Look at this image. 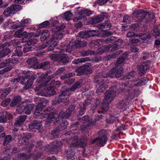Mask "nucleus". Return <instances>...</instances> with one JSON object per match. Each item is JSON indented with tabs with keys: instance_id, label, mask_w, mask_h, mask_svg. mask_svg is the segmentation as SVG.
I'll list each match as a JSON object with an SVG mask.
<instances>
[{
	"instance_id": "nucleus-1",
	"label": "nucleus",
	"mask_w": 160,
	"mask_h": 160,
	"mask_svg": "<svg viewBox=\"0 0 160 160\" xmlns=\"http://www.w3.org/2000/svg\"><path fill=\"white\" fill-rule=\"evenodd\" d=\"M148 81L147 77H143L140 79L135 78H133V83L130 81L126 85V91L128 92V98L130 99H133L139 95V91L135 90V88L137 87H141L145 85Z\"/></svg>"
},
{
	"instance_id": "nucleus-2",
	"label": "nucleus",
	"mask_w": 160,
	"mask_h": 160,
	"mask_svg": "<svg viewBox=\"0 0 160 160\" xmlns=\"http://www.w3.org/2000/svg\"><path fill=\"white\" fill-rule=\"evenodd\" d=\"M117 69L118 67L117 66L115 67L107 74L106 76L102 75L101 76L99 75L94 80V82L97 84V92L98 94H99L100 93L104 92L105 91L106 85L107 77L113 78Z\"/></svg>"
},
{
	"instance_id": "nucleus-3",
	"label": "nucleus",
	"mask_w": 160,
	"mask_h": 160,
	"mask_svg": "<svg viewBox=\"0 0 160 160\" xmlns=\"http://www.w3.org/2000/svg\"><path fill=\"white\" fill-rule=\"evenodd\" d=\"M116 86H113L106 92L105 96L102 104V110L98 111L99 113H104V112H106L108 109L109 104L113 100L116 95V92L114 89H116Z\"/></svg>"
},
{
	"instance_id": "nucleus-4",
	"label": "nucleus",
	"mask_w": 160,
	"mask_h": 160,
	"mask_svg": "<svg viewBox=\"0 0 160 160\" xmlns=\"http://www.w3.org/2000/svg\"><path fill=\"white\" fill-rule=\"evenodd\" d=\"M109 130L105 129L100 130L98 133V146L100 147H103L107 143L108 140V135Z\"/></svg>"
},
{
	"instance_id": "nucleus-5",
	"label": "nucleus",
	"mask_w": 160,
	"mask_h": 160,
	"mask_svg": "<svg viewBox=\"0 0 160 160\" xmlns=\"http://www.w3.org/2000/svg\"><path fill=\"white\" fill-rule=\"evenodd\" d=\"M65 26L64 25H61L60 27H58L56 28V31L53 34L52 36V38L46 44L45 47L43 48L47 47L51 42L54 41V39L56 40H61L63 37L62 32Z\"/></svg>"
},
{
	"instance_id": "nucleus-6",
	"label": "nucleus",
	"mask_w": 160,
	"mask_h": 160,
	"mask_svg": "<svg viewBox=\"0 0 160 160\" xmlns=\"http://www.w3.org/2000/svg\"><path fill=\"white\" fill-rule=\"evenodd\" d=\"M50 79V76H48L47 73L42 74L40 77L39 81L41 82L43 85L45 86L44 88L47 91L54 88V83L53 82L46 85L49 82Z\"/></svg>"
},
{
	"instance_id": "nucleus-7",
	"label": "nucleus",
	"mask_w": 160,
	"mask_h": 160,
	"mask_svg": "<svg viewBox=\"0 0 160 160\" xmlns=\"http://www.w3.org/2000/svg\"><path fill=\"white\" fill-rule=\"evenodd\" d=\"M88 138L87 136L82 135L79 140H78L76 142H74L72 146L75 148H83L82 152L84 153L86 151L85 147L87 144Z\"/></svg>"
},
{
	"instance_id": "nucleus-8",
	"label": "nucleus",
	"mask_w": 160,
	"mask_h": 160,
	"mask_svg": "<svg viewBox=\"0 0 160 160\" xmlns=\"http://www.w3.org/2000/svg\"><path fill=\"white\" fill-rule=\"evenodd\" d=\"M112 25L109 21H106L105 22L101 23L99 25V29L98 31H96L97 34L101 36L100 34V32L102 31L101 33L105 35H108L109 33V32H108L110 29Z\"/></svg>"
},
{
	"instance_id": "nucleus-9",
	"label": "nucleus",
	"mask_w": 160,
	"mask_h": 160,
	"mask_svg": "<svg viewBox=\"0 0 160 160\" xmlns=\"http://www.w3.org/2000/svg\"><path fill=\"white\" fill-rule=\"evenodd\" d=\"M30 76L29 75H26L22 80L21 81V83L25 86L26 89L30 88L32 85L34 80L36 79L37 75L33 74L31 76L30 78Z\"/></svg>"
},
{
	"instance_id": "nucleus-10",
	"label": "nucleus",
	"mask_w": 160,
	"mask_h": 160,
	"mask_svg": "<svg viewBox=\"0 0 160 160\" xmlns=\"http://www.w3.org/2000/svg\"><path fill=\"white\" fill-rule=\"evenodd\" d=\"M147 15L150 16V14L145 12L144 10L139 9L134 12L133 13V18H136L138 22H140L145 18Z\"/></svg>"
},
{
	"instance_id": "nucleus-11",
	"label": "nucleus",
	"mask_w": 160,
	"mask_h": 160,
	"mask_svg": "<svg viewBox=\"0 0 160 160\" xmlns=\"http://www.w3.org/2000/svg\"><path fill=\"white\" fill-rule=\"evenodd\" d=\"M76 105H71L69 106L68 110V112H61L59 114L58 117L56 118V119H57V118L58 120H62L64 119H68L72 112L74 110Z\"/></svg>"
},
{
	"instance_id": "nucleus-12",
	"label": "nucleus",
	"mask_w": 160,
	"mask_h": 160,
	"mask_svg": "<svg viewBox=\"0 0 160 160\" xmlns=\"http://www.w3.org/2000/svg\"><path fill=\"white\" fill-rule=\"evenodd\" d=\"M100 36L99 35L97 34L96 31L89 30L87 31H82L80 32L77 36L82 38H86L90 37H94V36Z\"/></svg>"
},
{
	"instance_id": "nucleus-13",
	"label": "nucleus",
	"mask_w": 160,
	"mask_h": 160,
	"mask_svg": "<svg viewBox=\"0 0 160 160\" xmlns=\"http://www.w3.org/2000/svg\"><path fill=\"white\" fill-rule=\"evenodd\" d=\"M10 45V44L8 42L0 44V58L5 57L10 53V49L8 48Z\"/></svg>"
},
{
	"instance_id": "nucleus-14",
	"label": "nucleus",
	"mask_w": 160,
	"mask_h": 160,
	"mask_svg": "<svg viewBox=\"0 0 160 160\" xmlns=\"http://www.w3.org/2000/svg\"><path fill=\"white\" fill-rule=\"evenodd\" d=\"M91 66L90 64L87 63L83 66L77 68L75 70V72L77 73V76H80L84 74L85 73H90V68L89 67Z\"/></svg>"
},
{
	"instance_id": "nucleus-15",
	"label": "nucleus",
	"mask_w": 160,
	"mask_h": 160,
	"mask_svg": "<svg viewBox=\"0 0 160 160\" xmlns=\"http://www.w3.org/2000/svg\"><path fill=\"white\" fill-rule=\"evenodd\" d=\"M74 143H72L71 145V147L66 151V155L68 159L74 160L75 158V149L76 148L72 146Z\"/></svg>"
},
{
	"instance_id": "nucleus-16",
	"label": "nucleus",
	"mask_w": 160,
	"mask_h": 160,
	"mask_svg": "<svg viewBox=\"0 0 160 160\" xmlns=\"http://www.w3.org/2000/svg\"><path fill=\"white\" fill-rule=\"evenodd\" d=\"M45 149L49 152L52 154H57L59 150V148L55 145L53 142L50 145H47L45 148Z\"/></svg>"
},
{
	"instance_id": "nucleus-17",
	"label": "nucleus",
	"mask_w": 160,
	"mask_h": 160,
	"mask_svg": "<svg viewBox=\"0 0 160 160\" xmlns=\"http://www.w3.org/2000/svg\"><path fill=\"white\" fill-rule=\"evenodd\" d=\"M150 63V62L148 61L139 66V74L140 76H142L145 74L146 71L149 68Z\"/></svg>"
},
{
	"instance_id": "nucleus-18",
	"label": "nucleus",
	"mask_w": 160,
	"mask_h": 160,
	"mask_svg": "<svg viewBox=\"0 0 160 160\" xmlns=\"http://www.w3.org/2000/svg\"><path fill=\"white\" fill-rule=\"evenodd\" d=\"M97 121H84L81 125L80 130L84 131L86 130L91 129V127Z\"/></svg>"
},
{
	"instance_id": "nucleus-19",
	"label": "nucleus",
	"mask_w": 160,
	"mask_h": 160,
	"mask_svg": "<svg viewBox=\"0 0 160 160\" xmlns=\"http://www.w3.org/2000/svg\"><path fill=\"white\" fill-rule=\"evenodd\" d=\"M127 95L128 96V99H125L119 101L117 104L118 107L121 109V110L124 111L128 108V99H130L128 98V95L127 93Z\"/></svg>"
},
{
	"instance_id": "nucleus-20",
	"label": "nucleus",
	"mask_w": 160,
	"mask_h": 160,
	"mask_svg": "<svg viewBox=\"0 0 160 160\" xmlns=\"http://www.w3.org/2000/svg\"><path fill=\"white\" fill-rule=\"evenodd\" d=\"M46 105V103L44 101L41 103H39L36 107V110L33 114V116L35 117V118L39 119V115L41 113L40 112L41 111L42 109Z\"/></svg>"
},
{
	"instance_id": "nucleus-21",
	"label": "nucleus",
	"mask_w": 160,
	"mask_h": 160,
	"mask_svg": "<svg viewBox=\"0 0 160 160\" xmlns=\"http://www.w3.org/2000/svg\"><path fill=\"white\" fill-rule=\"evenodd\" d=\"M137 73L134 71H132L131 72H130L129 73H127L125 75V76L124 78V79H130L131 80L130 81H127V82L124 85V90L125 91H126V89L125 88L126 87V85L127 84L128 82L130 81L132 82V83H133V78H136L135 76L136 75Z\"/></svg>"
},
{
	"instance_id": "nucleus-22",
	"label": "nucleus",
	"mask_w": 160,
	"mask_h": 160,
	"mask_svg": "<svg viewBox=\"0 0 160 160\" xmlns=\"http://www.w3.org/2000/svg\"><path fill=\"white\" fill-rule=\"evenodd\" d=\"M70 94H68V92H66V89L65 90L59 95L57 99V102L55 104H56L57 102H67L68 96Z\"/></svg>"
},
{
	"instance_id": "nucleus-23",
	"label": "nucleus",
	"mask_w": 160,
	"mask_h": 160,
	"mask_svg": "<svg viewBox=\"0 0 160 160\" xmlns=\"http://www.w3.org/2000/svg\"><path fill=\"white\" fill-rule=\"evenodd\" d=\"M57 113L54 112V113L50 112V113H41L39 115V119H42L46 118L47 119H51L54 118L56 117Z\"/></svg>"
},
{
	"instance_id": "nucleus-24",
	"label": "nucleus",
	"mask_w": 160,
	"mask_h": 160,
	"mask_svg": "<svg viewBox=\"0 0 160 160\" xmlns=\"http://www.w3.org/2000/svg\"><path fill=\"white\" fill-rule=\"evenodd\" d=\"M120 43H118L115 42L114 43L113 45H109L108 46H106L104 48L102 49L103 51H111L114 52L119 48L121 46Z\"/></svg>"
},
{
	"instance_id": "nucleus-25",
	"label": "nucleus",
	"mask_w": 160,
	"mask_h": 160,
	"mask_svg": "<svg viewBox=\"0 0 160 160\" xmlns=\"http://www.w3.org/2000/svg\"><path fill=\"white\" fill-rule=\"evenodd\" d=\"M82 83L80 81L75 82L70 88L66 89V92H68V94H71L72 92L74 91L77 89L80 88L82 86Z\"/></svg>"
},
{
	"instance_id": "nucleus-26",
	"label": "nucleus",
	"mask_w": 160,
	"mask_h": 160,
	"mask_svg": "<svg viewBox=\"0 0 160 160\" xmlns=\"http://www.w3.org/2000/svg\"><path fill=\"white\" fill-rule=\"evenodd\" d=\"M20 28V29H17L14 34V37L20 38L23 36L26 35L28 33L27 31L23 32L24 29L23 28L21 27Z\"/></svg>"
},
{
	"instance_id": "nucleus-27",
	"label": "nucleus",
	"mask_w": 160,
	"mask_h": 160,
	"mask_svg": "<svg viewBox=\"0 0 160 160\" xmlns=\"http://www.w3.org/2000/svg\"><path fill=\"white\" fill-rule=\"evenodd\" d=\"M107 15V13H104L102 14L98 15L95 18H92L91 20L92 22L94 23L99 22L103 20Z\"/></svg>"
},
{
	"instance_id": "nucleus-28",
	"label": "nucleus",
	"mask_w": 160,
	"mask_h": 160,
	"mask_svg": "<svg viewBox=\"0 0 160 160\" xmlns=\"http://www.w3.org/2000/svg\"><path fill=\"white\" fill-rule=\"evenodd\" d=\"M7 119L9 120L13 119L12 115L6 112H0V120H7Z\"/></svg>"
},
{
	"instance_id": "nucleus-29",
	"label": "nucleus",
	"mask_w": 160,
	"mask_h": 160,
	"mask_svg": "<svg viewBox=\"0 0 160 160\" xmlns=\"http://www.w3.org/2000/svg\"><path fill=\"white\" fill-rule=\"evenodd\" d=\"M21 97L19 96L15 97L10 103V106L11 107H14L15 106H18V104L21 101Z\"/></svg>"
},
{
	"instance_id": "nucleus-30",
	"label": "nucleus",
	"mask_w": 160,
	"mask_h": 160,
	"mask_svg": "<svg viewBox=\"0 0 160 160\" xmlns=\"http://www.w3.org/2000/svg\"><path fill=\"white\" fill-rule=\"evenodd\" d=\"M31 20L30 19L27 18L21 22L20 24L15 25L14 26V28H18L21 27L23 28L26 26L28 24L30 23Z\"/></svg>"
},
{
	"instance_id": "nucleus-31",
	"label": "nucleus",
	"mask_w": 160,
	"mask_h": 160,
	"mask_svg": "<svg viewBox=\"0 0 160 160\" xmlns=\"http://www.w3.org/2000/svg\"><path fill=\"white\" fill-rule=\"evenodd\" d=\"M69 58L67 54H60L59 62L65 64L69 62Z\"/></svg>"
},
{
	"instance_id": "nucleus-32",
	"label": "nucleus",
	"mask_w": 160,
	"mask_h": 160,
	"mask_svg": "<svg viewBox=\"0 0 160 160\" xmlns=\"http://www.w3.org/2000/svg\"><path fill=\"white\" fill-rule=\"evenodd\" d=\"M87 45V43L85 41H78L73 42V45L75 48H77L85 47Z\"/></svg>"
},
{
	"instance_id": "nucleus-33",
	"label": "nucleus",
	"mask_w": 160,
	"mask_h": 160,
	"mask_svg": "<svg viewBox=\"0 0 160 160\" xmlns=\"http://www.w3.org/2000/svg\"><path fill=\"white\" fill-rule=\"evenodd\" d=\"M25 113L28 114H30L32 109L34 108V105L33 104H27L26 103H25Z\"/></svg>"
},
{
	"instance_id": "nucleus-34",
	"label": "nucleus",
	"mask_w": 160,
	"mask_h": 160,
	"mask_svg": "<svg viewBox=\"0 0 160 160\" xmlns=\"http://www.w3.org/2000/svg\"><path fill=\"white\" fill-rule=\"evenodd\" d=\"M89 60V58H81L75 59L72 62L73 64H79L80 63L84 62L86 61H88Z\"/></svg>"
},
{
	"instance_id": "nucleus-35",
	"label": "nucleus",
	"mask_w": 160,
	"mask_h": 160,
	"mask_svg": "<svg viewBox=\"0 0 160 160\" xmlns=\"http://www.w3.org/2000/svg\"><path fill=\"white\" fill-rule=\"evenodd\" d=\"M30 154L26 153H22L18 155V157L21 158L22 160H28L31 157Z\"/></svg>"
},
{
	"instance_id": "nucleus-36",
	"label": "nucleus",
	"mask_w": 160,
	"mask_h": 160,
	"mask_svg": "<svg viewBox=\"0 0 160 160\" xmlns=\"http://www.w3.org/2000/svg\"><path fill=\"white\" fill-rule=\"evenodd\" d=\"M25 103L21 104L18 106L16 109V112L18 114H21L25 111Z\"/></svg>"
},
{
	"instance_id": "nucleus-37",
	"label": "nucleus",
	"mask_w": 160,
	"mask_h": 160,
	"mask_svg": "<svg viewBox=\"0 0 160 160\" xmlns=\"http://www.w3.org/2000/svg\"><path fill=\"white\" fill-rule=\"evenodd\" d=\"M3 14L6 17L11 16V15H13V12L12 11V8L11 7L7 8L4 10Z\"/></svg>"
},
{
	"instance_id": "nucleus-38",
	"label": "nucleus",
	"mask_w": 160,
	"mask_h": 160,
	"mask_svg": "<svg viewBox=\"0 0 160 160\" xmlns=\"http://www.w3.org/2000/svg\"><path fill=\"white\" fill-rule=\"evenodd\" d=\"M139 41L138 39H135V40L134 38L132 39V43L131 45V50L132 52H135L138 51V49L136 47L134 43L138 42Z\"/></svg>"
},
{
	"instance_id": "nucleus-39",
	"label": "nucleus",
	"mask_w": 160,
	"mask_h": 160,
	"mask_svg": "<svg viewBox=\"0 0 160 160\" xmlns=\"http://www.w3.org/2000/svg\"><path fill=\"white\" fill-rule=\"evenodd\" d=\"M14 55L18 56H21L22 54V47L18 46L14 50V52L13 53Z\"/></svg>"
},
{
	"instance_id": "nucleus-40",
	"label": "nucleus",
	"mask_w": 160,
	"mask_h": 160,
	"mask_svg": "<svg viewBox=\"0 0 160 160\" xmlns=\"http://www.w3.org/2000/svg\"><path fill=\"white\" fill-rule=\"evenodd\" d=\"M50 62L47 61L43 62L40 63L38 65V67L40 68H42L44 69H46L49 68Z\"/></svg>"
},
{
	"instance_id": "nucleus-41",
	"label": "nucleus",
	"mask_w": 160,
	"mask_h": 160,
	"mask_svg": "<svg viewBox=\"0 0 160 160\" xmlns=\"http://www.w3.org/2000/svg\"><path fill=\"white\" fill-rule=\"evenodd\" d=\"M11 91V88H8L2 91L0 98L2 99L5 98Z\"/></svg>"
},
{
	"instance_id": "nucleus-42",
	"label": "nucleus",
	"mask_w": 160,
	"mask_h": 160,
	"mask_svg": "<svg viewBox=\"0 0 160 160\" xmlns=\"http://www.w3.org/2000/svg\"><path fill=\"white\" fill-rule=\"evenodd\" d=\"M60 130L58 128L53 129L51 132V135L52 139L57 138L59 132Z\"/></svg>"
},
{
	"instance_id": "nucleus-43",
	"label": "nucleus",
	"mask_w": 160,
	"mask_h": 160,
	"mask_svg": "<svg viewBox=\"0 0 160 160\" xmlns=\"http://www.w3.org/2000/svg\"><path fill=\"white\" fill-rule=\"evenodd\" d=\"M10 7L14 14L21 9V6L18 4H13Z\"/></svg>"
},
{
	"instance_id": "nucleus-44",
	"label": "nucleus",
	"mask_w": 160,
	"mask_h": 160,
	"mask_svg": "<svg viewBox=\"0 0 160 160\" xmlns=\"http://www.w3.org/2000/svg\"><path fill=\"white\" fill-rule=\"evenodd\" d=\"M61 121L62 122H60V124L57 127L60 130L64 129L67 127L68 124V122L67 121Z\"/></svg>"
},
{
	"instance_id": "nucleus-45",
	"label": "nucleus",
	"mask_w": 160,
	"mask_h": 160,
	"mask_svg": "<svg viewBox=\"0 0 160 160\" xmlns=\"http://www.w3.org/2000/svg\"><path fill=\"white\" fill-rule=\"evenodd\" d=\"M60 54H52L50 55L51 59L55 61L59 62Z\"/></svg>"
},
{
	"instance_id": "nucleus-46",
	"label": "nucleus",
	"mask_w": 160,
	"mask_h": 160,
	"mask_svg": "<svg viewBox=\"0 0 160 160\" xmlns=\"http://www.w3.org/2000/svg\"><path fill=\"white\" fill-rule=\"evenodd\" d=\"M30 42H27L26 43L23 48V51L24 52H27L30 51L32 47Z\"/></svg>"
},
{
	"instance_id": "nucleus-47",
	"label": "nucleus",
	"mask_w": 160,
	"mask_h": 160,
	"mask_svg": "<svg viewBox=\"0 0 160 160\" xmlns=\"http://www.w3.org/2000/svg\"><path fill=\"white\" fill-rule=\"evenodd\" d=\"M72 14L69 11H67L64 13V18L67 21H69L71 19Z\"/></svg>"
},
{
	"instance_id": "nucleus-48",
	"label": "nucleus",
	"mask_w": 160,
	"mask_h": 160,
	"mask_svg": "<svg viewBox=\"0 0 160 160\" xmlns=\"http://www.w3.org/2000/svg\"><path fill=\"white\" fill-rule=\"evenodd\" d=\"M75 75L73 72H68L65 74L64 75L61 77V79L64 80L66 78H68L74 76Z\"/></svg>"
},
{
	"instance_id": "nucleus-49",
	"label": "nucleus",
	"mask_w": 160,
	"mask_h": 160,
	"mask_svg": "<svg viewBox=\"0 0 160 160\" xmlns=\"http://www.w3.org/2000/svg\"><path fill=\"white\" fill-rule=\"evenodd\" d=\"M123 68L122 67H120L117 70L115 74V76L116 77H119L123 74Z\"/></svg>"
},
{
	"instance_id": "nucleus-50",
	"label": "nucleus",
	"mask_w": 160,
	"mask_h": 160,
	"mask_svg": "<svg viewBox=\"0 0 160 160\" xmlns=\"http://www.w3.org/2000/svg\"><path fill=\"white\" fill-rule=\"evenodd\" d=\"M12 139V136L10 135H7L5 138L3 142V144L5 146L8 144Z\"/></svg>"
},
{
	"instance_id": "nucleus-51",
	"label": "nucleus",
	"mask_w": 160,
	"mask_h": 160,
	"mask_svg": "<svg viewBox=\"0 0 160 160\" xmlns=\"http://www.w3.org/2000/svg\"><path fill=\"white\" fill-rule=\"evenodd\" d=\"M11 99L10 98H8L2 101L1 105L3 107H6L9 103Z\"/></svg>"
},
{
	"instance_id": "nucleus-52",
	"label": "nucleus",
	"mask_w": 160,
	"mask_h": 160,
	"mask_svg": "<svg viewBox=\"0 0 160 160\" xmlns=\"http://www.w3.org/2000/svg\"><path fill=\"white\" fill-rule=\"evenodd\" d=\"M18 59L17 58H15L13 56H12L11 58H9L6 61V63L10 62L11 63H15L17 62Z\"/></svg>"
},
{
	"instance_id": "nucleus-53",
	"label": "nucleus",
	"mask_w": 160,
	"mask_h": 160,
	"mask_svg": "<svg viewBox=\"0 0 160 160\" xmlns=\"http://www.w3.org/2000/svg\"><path fill=\"white\" fill-rule=\"evenodd\" d=\"M81 54L83 56H87L89 55L93 54H94V52L90 50H88L82 51L81 52Z\"/></svg>"
},
{
	"instance_id": "nucleus-54",
	"label": "nucleus",
	"mask_w": 160,
	"mask_h": 160,
	"mask_svg": "<svg viewBox=\"0 0 160 160\" xmlns=\"http://www.w3.org/2000/svg\"><path fill=\"white\" fill-rule=\"evenodd\" d=\"M92 13L90 11L88 10L87 9H84L80 11L79 12V14L81 15L83 14H86L87 16H89Z\"/></svg>"
},
{
	"instance_id": "nucleus-55",
	"label": "nucleus",
	"mask_w": 160,
	"mask_h": 160,
	"mask_svg": "<svg viewBox=\"0 0 160 160\" xmlns=\"http://www.w3.org/2000/svg\"><path fill=\"white\" fill-rule=\"evenodd\" d=\"M73 42L70 43L66 47V51L68 52H70L72 50L75 48V46L73 45Z\"/></svg>"
},
{
	"instance_id": "nucleus-56",
	"label": "nucleus",
	"mask_w": 160,
	"mask_h": 160,
	"mask_svg": "<svg viewBox=\"0 0 160 160\" xmlns=\"http://www.w3.org/2000/svg\"><path fill=\"white\" fill-rule=\"evenodd\" d=\"M35 60H36L35 58H30L27 59V62L29 64L33 65L35 63V62H37L35 61Z\"/></svg>"
},
{
	"instance_id": "nucleus-57",
	"label": "nucleus",
	"mask_w": 160,
	"mask_h": 160,
	"mask_svg": "<svg viewBox=\"0 0 160 160\" xmlns=\"http://www.w3.org/2000/svg\"><path fill=\"white\" fill-rule=\"evenodd\" d=\"M34 121V129H39L42 126L41 122H38V121Z\"/></svg>"
},
{
	"instance_id": "nucleus-58",
	"label": "nucleus",
	"mask_w": 160,
	"mask_h": 160,
	"mask_svg": "<svg viewBox=\"0 0 160 160\" xmlns=\"http://www.w3.org/2000/svg\"><path fill=\"white\" fill-rule=\"evenodd\" d=\"M154 35L159 36L160 35V29L156 27H155L153 28Z\"/></svg>"
},
{
	"instance_id": "nucleus-59",
	"label": "nucleus",
	"mask_w": 160,
	"mask_h": 160,
	"mask_svg": "<svg viewBox=\"0 0 160 160\" xmlns=\"http://www.w3.org/2000/svg\"><path fill=\"white\" fill-rule=\"evenodd\" d=\"M49 24L50 22L48 21H46L39 24L38 27L39 28H42L46 27Z\"/></svg>"
},
{
	"instance_id": "nucleus-60",
	"label": "nucleus",
	"mask_w": 160,
	"mask_h": 160,
	"mask_svg": "<svg viewBox=\"0 0 160 160\" xmlns=\"http://www.w3.org/2000/svg\"><path fill=\"white\" fill-rule=\"evenodd\" d=\"M65 70V69L63 67L60 68H58L55 72L56 75H57L62 73Z\"/></svg>"
},
{
	"instance_id": "nucleus-61",
	"label": "nucleus",
	"mask_w": 160,
	"mask_h": 160,
	"mask_svg": "<svg viewBox=\"0 0 160 160\" xmlns=\"http://www.w3.org/2000/svg\"><path fill=\"white\" fill-rule=\"evenodd\" d=\"M80 109L79 111V115L82 116L83 115L86 110L85 107L83 106H81L80 107Z\"/></svg>"
},
{
	"instance_id": "nucleus-62",
	"label": "nucleus",
	"mask_w": 160,
	"mask_h": 160,
	"mask_svg": "<svg viewBox=\"0 0 160 160\" xmlns=\"http://www.w3.org/2000/svg\"><path fill=\"white\" fill-rule=\"evenodd\" d=\"M125 59L122 57H120L117 61V63L118 64L124 63Z\"/></svg>"
},
{
	"instance_id": "nucleus-63",
	"label": "nucleus",
	"mask_w": 160,
	"mask_h": 160,
	"mask_svg": "<svg viewBox=\"0 0 160 160\" xmlns=\"http://www.w3.org/2000/svg\"><path fill=\"white\" fill-rule=\"evenodd\" d=\"M109 0H98L96 3L98 5H102L107 2Z\"/></svg>"
},
{
	"instance_id": "nucleus-64",
	"label": "nucleus",
	"mask_w": 160,
	"mask_h": 160,
	"mask_svg": "<svg viewBox=\"0 0 160 160\" xmlns=\"http://www.w3.org/2000/svg\"><path fill=\"white\" fill-rule=\"evenodd\" d=\"M42 33L44 35V36H45V37L46 38H48V37L50 35V33L47 30H43L42 32Z\"/></svg>"
}]
</instances>
